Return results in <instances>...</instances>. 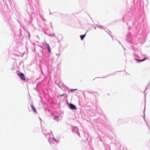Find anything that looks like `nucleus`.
<instances>
[{"label": "nucleus", "instance_id": "obj_1", "mask_svg": "<svg viewBox=\"0 0 150 150\" xmlns=\"http://www.w3.org/2000/svg\"><path fill=\"white\" fill-rule=\"evenodd\" d=\"M141 52H138L137 51H135V52L134 53V59L136 61V62H143L144 61L146 58V57H145L144 59H141V60H138V55H141Z\"/></svg>", "mask_w": 150, "mask_h": 150}, {"label": "nucleus", "instance_id": "obj_2", "mask_svg": "<svg viewBox=\"0 0 150 150\" xmlns=\"http://www.w3.org/2000/svg\"><path fill=\"white\" fill-rule=\"evenodd\" d=\"M18 76L21 79L24 81H25V76L22 73H19L17 74Z\"/></svg>", "mask_w": 150, "mask_h": 150}, {"label": "nucleus", "instance_id": "obj_3", "mask_svg": "<svg viewBox=\"0 0 150 150\" xmlns=\"http://www.w3.org/2000/svg\"><path fill=\"white\" fill-rule=\"evenodd\" d=\"M69 106L70 108L72 110H76V106L72 104H69Z\"/></svg>", "mask_w": 150, "mask_h": 150}, {"label": "nucleus", "instance_id": "obj_4", "mask_svg": "<svg viewBox=\"0 0 150 150\" xmlns=\"http://www.w3.org/2000/svg\"><path fill=\"white\" fill-rule=\"evenodd\" d=\"M46 48H47L48 52H51V50L49 44L48 43H46Z\"/></svg>", "mask_w": 150, "mask_h": 150}, {"label": "nucleus", "instance_id": "obj_5", "mask_svg": "<svg viewBox=\"0 0 150 150\" xmlns=\"http://www.w3.org/2000/svg\"><path fill=\"white\" fill-rule=\"evenodd\" d=\"M86 34L84 35H81L80 36V37L81 38V40H83V39H84V38L85 37Z\"/></svg>", "mask_w": 150, "mask_h": 150}, {"label": "nucleus", "instance_id": "obj_6", "mask_svg": "<svg viewBox=\"0 0 150 150\" xmlns=\"http://www.w3.org/2000/svg\"><path fill=\"white\" fill-rule=\"evenodd\" d=\"M31 107L32 108L33 110V111L35 112H36V110L35 108H34V106L33 105H31Z\"/></svg>", "mask_w": 150, "mask_h": 150}, {"label": "nucleus", "instance_id": "obj_7", "mask_svg": "<svg viewBox=\"0 0 150 150\" xmlns=\"http://www.w3.org/2000/svg\"><path fill=\"white\" fill-rule=\"evenodd\" d=\"M149 87H150V82H149V84H148V85H147V87H146V88H145V90H144V93L145 92V91H146V90L147 89V88Z\"/></svg>", "mask_w": 150, "mask_h": 150}, {"label": "nucleus", "instance_id": "obj_8", "mask_svg": "<svg viewBox=\"0 0 150 150\" xmlns=\"http://www.w3.org/2000/svg\"><path fill=\"white\" fill-rule=\"evenodd\" d=\"M146 123L148 127L149 128V126H148V125L147 124V123H146Z\"/></svg>", "mask_w": 150, "mask_h": 150}, {"label": "nucleus", "instance_id": "obj_9", "mask_svg": "<svg viewBox=\"0 0 150 150\" xmlns=\"http://www.w3.org/2000/svg\"><path fill=\"white\" fill-rule=\"evenodd\" d=\"M145 108H144V112H145Z\"/></svg>", "mask_w": 150, "mask_h": 150}]
</instances>
